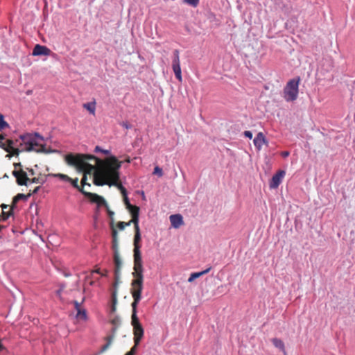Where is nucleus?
Returning <instances> with one entry per match:
<instances>
[{
  "label": "nucleus",
  "instance_id": "obj_1",
  "mask_svg": "<svg viewBox=\"0 0 355 355\" xmlns=\"http://www.w3.org/2000/svg\"><path fill=\"white\" fill-rule=\"evenodd\" d=\"M64 161L69 166L75 167L83 174H93L95 185L112 186L119 180V169L122 162L114 156L101 159L90 155L69 153L64 156Z\"/></svg>",
  "mask_w": 355,
  "mask_h": 355
},
{
  "label": "nucleus",
  "instance_id": "obj_2",
  "mask_svg": "<svg viewBox=\"0 0 355 355\" xmlns=\"http://www.w3.org/2000/svg\"><path fill=\"white\" fill-rule=\"evenodd\" d=\"M21 143L19 144L21 150L13 146V141L8 139L6 142L0 141V147L6 152L11 153L12 155H18L21 151H35L37 153H42L45 151V146L42 144L44 139L37 133H27L20 136Z\"/></svg>",
  "mask_w": 355,
  "mask_h": 355
},
{
  "label": "nucleus",
  "instance_id": "obj_3",
  "mask_svg": "<svg viewBox=\"0 0 355 355\" xmlns=\"http://www.w3.org/2000/svg\"><path fill=\"white\" fill-rule=\"evenodd\" d=\"M300 77L289 80L283 89V97L287 102H293L298 97Z\"/></svg>",
  "mask_w": 355,
  "mask_h": 355
},
{
  "label": "nucleus",
  "instance_id": "obj_4",
  "mask_svg": "<svg viewBox=\"0 0 355 355\" xmlns=\"http://www.w3.org/2000/svg\"><path fill=\"white\" fill-rule=\"evenodd\" d=\"M130 286V293L133 298V302L131 304L138 305L141 300V293L144 288V280L132 279Z\"/></svg>",
  "mask_w": 355,
  "mask_h": 355
},
{
  "label": "nucleus",
  "instance_id": "obj_5",
  "mask_svg": "<svg viewBox=\"0 0 355 355\" xmlns=\"http://www.w3.org/2000/svg\"><path fill=\"white\" fill-rule=\"evenodd\" d=\"M132 273L133 279H143L144 280V268L142 264L141 254L138 252L134 254V267Z\"/></svg>",
  "mask_w": 355,
  "mask_h": 355
},
{
  "label": "nucleus",
  "instance_id": "obj_6",
  "mask_svg": "<svg viewBox=\"0 0 355 355\" xmlns=\"http://www.w3.org/2000/svg\"><path fill=\"white\" fill-rule=\"evenodd\" d=\"M173 58L172 61V68L175 73V78L181 82L182 80V71L180 67V52L179 50L175 49L173 51Z\"/></svg>",
  "mask_w": 355,
  "mask_h": 355
},
{
  "label": "nucleus",
  "instance_id": "obj_7",
  "mask_svg": "<svg viewBox=\"0 0 355 355\" xmlns=\"http://www.w3.org/2000/svg\"><path fill=\"white\" fill-rule=\"evenodd\" d=\"M114 282L113 286L116 288L119 283L121 269L122 267V261L119 255V252L114 253Z\"/></svg>",
  "mask_w": 355,
  "mask_h": 355
},
{
  "label": "nucleus",
  "instance_id": "obj_8",
  "mask_svg": "<svg viewBox=\"0 0 355 355\" xmlns=\"http://www.w3.org/2000/svg\"><path fill=\"white\" fill-rule=\"evenodd\" d=\"M81 193L85 195L92 202L96 203L98 207L104 206L107 207V203L103 197L91 192L85 191L84 189H81Z\"/></svg>",
  "mask_w": 355,
  "mask_h": 355
},
{
  "label": "nucleus",
  "instance_id": "obj_9",
  "mask_svg": "<svg viewBox=\"0 0 355 355\" xmlns=\"http://www.w3.org/2000/svg\"><path fill=\"white\" fill-rule=\"evenodd\" d=\"M286 172L283 170H280L277 171L272 178L270 182V187L271 189H276L277 188L281 182H282V180L284 177L285 176Z\"/></svg>",
  "mask_w": 355,
  "mask_h": 355
},
{
  "label": "nucleus",
  "instance_id": "obj_10",
  "mask_svg": "<svg viewBox=\"0 0 355 355\" xmlns=\"http://www.w3.org/2000/svg\"><path fill=\"white\" fill-rule=\"evenodd\" d=\"M135 228V236H134V254H137L138 252L139 254H141L140 248V241H141V233L139 225H134Z\"/></svg>",
  "mask_w": 355,
  "mask_h": 355
},
{
  "label": "nucleus",
  "instance_id": "obj_11",
  "mask_svg": "<svg viewBox=\"0 0 355 355\" xmlns=\"http://www.w3.org/2000/svg\"><path fill=\"white\" fill-rule=\"evenodd\" d=\"M12 175L16 178L17 182L19 185H26L27 182L29 180L26 173L21 169L19 171H13Z\"/></svg>",
  "mask_w": 355,
  "mask_h": 355
},
{
  "label": "nucleus",
  "instance_id": "obj_12",
  "mask_svg": "<svg viewBox=\"0 0 355 355\" xmlns=\"http://www.w3.org/2000/svg\"><path fill=\"white\" fill-rule=\"evenodd\" d=\"M51 52V50L46 46L36 44L33 48L32 55L34 56L49 55Z\"/></svg>",
  "mask_w": 355,
  "mask_h": 355
},
{
  "label": "nucleus",
  "instance_id": "obj_13",
  "mask_svg": "<svg viewBox=\"0 0 355 355\" xmlns=\"http://www.w3.org/2000/svg\"><path fill=\"white\" fill-rule=\"evenodd\" d=\"M112 185L117 187L118 189L120 190V191L123 196V202L126 207V209L131 207L132 206V205H131L130 203L129 199L127 196V191H126L125 188L121 184L120 180L116 181V184H112Z\"/></svg>",
  "mask_w": 355,
  "mask_h": 355
},
{
  "label": "nucleus",
  "instance_id": "obj_14",
  "mask_svg": "<svg viewBox=\"0 0 355 355\" xmlns=\"http://www.w3.org/2000/svg\"><path fill=\"white\" fill-rule=\"evenodd\" d=\"M127 209H128L132 216L130 223H132L134 225H139V207L135 205H132L131 207H129Z\"/></svg>",
  "mask_w": 355,
  "mask_h": 355
},
{
  "label": "nucleus",
  "instance_id": "obj_15",
  "mask_svg": "<svg viewBox=\"0 0 355 355\" xmlns=\"http://www.w3.org/2000/svg\"><path fill=\"white\" fill-rule=\"evenodd\" d=\"M134 334V343L136 345H139L143 336H144V329L142 326L135 327L133 328Z\"/></svg>",
  "mask_w": 355,
  "mask_h": 355
},
{
  "label": "nucleus",
  "instance_id": "obj_16",
  "mask_svg": "<svg viewBox=\"0 0 355 355\" xmlns=\"http://www.w3.org/2000/svg\"><path fill=\"white\" fill-rule=\"evenodd\" d=\"M254 144L258 150H260L262 146L266 143V139L262 132H259L254 139Z\"/></svg>",
  "mask_w": 355,
  "mask_h": 355
},
{
  "label": "nucleus",
  "instance_id": "obj_17",
  "mask_svg": "<svg viewBox=\"0 0 355 355\" xmlns=\"http://www.w3.org/2000/svg\"><path fill=\"white\" fill-rule=\"evenodd\" d=\"M170 221L171 225L175 228L180 227L182 225H183V218L180 214H174L170 216Z\"/></svg>",
  "mask_w": 355,
  "mask_h": 355
},
{
  "label": "nucleus",
  "instance_id": "obj_18",
  "mask_svg": "<svg viewBox=\"0 0 355 355\" xmlns=\"http://www.w3.org/2000/svg\"><path fill=\"white\" fill-rule=\"evenodd\" d=\"M137 306L138 305L131 304V306H132L131 324L132 325L133 328L135 327H139V326L141 325L137 315Z\"/></svg>",
  "mask_w": 355,
  "mask_h": 355
},
{
  "label": "nucleus",
  "instance_id": "obj_19",
  "mask_svg": "<svg viewBox=\"0 0 355 355\" xmlns=\"http://www.w3.org/2000/svg\"><path fill=\"white\" fill-rule=\"evenodd\" d=\"M211 267H209L206 270H202L201 272L191 273L190 277L188 279V282H192L194 279H196L205 274H207L211 270Z\"/></svg>",
  "mask_w": 355,
  "mask_h": 355
},
{
  "label": "nucleus",
  "instance_id": "obj_20",
  "mask_svg": "<svg viewBox=\"0 0 355 355\" xmlns=\"http://www.w3.org/2000/svg\"><path fill=\"white\" fill-rule=\"evenodd\" d=\"M272 343L275 347L279 348L284 353L285 355H287L285 350L284 343L282 340L275 338L272 339Z\"/></svg>",
  "mask_w": 355,
  "mask_h": 355
},
{
  "label": "nucleus",
  "instance_id": "obj_21",
  "mask_svg": "<svg viewBox=\"0 0 355 355\" xmlns=\"http://www.w3.org/2000/svg\"><path fill=\"white\" fill-rule=\"evenodd\" d=\"M31 195V193H29L27 196L23 194V193H18L17 196H15L12 200V205H13L14 207L15 206V205L17 204V202L20 200H25L27 198V197L30 196Z\"/></svg>",
  "mask_w": 355,
  "mask_h": 355
},
{
  "label": "nucleus",
  "instance_id": "obj_22",
  "mask_svg": "<svg viewBox=\"0 0 355 355\" xmlns=\"http://www.w3.org/2000/svg\"><path fill=\"white\" fill-rule=\"evenodd\" d=\"M76 318L79 320H85L87 319V312L85 309H78L76 313Z\"/></svg>",
  "mask_w": 355,
  "mask_h": 355
},
{
  "label": "nucleus",
  "instance_id": "obj_23",
  "mask_svg": "<svg viewBox=\"0 0 355 355\" xmlns=\"http://www.w3.org/2000/svg\"><path fill=\"white\" fill-rule=\"evenodd\" d=\"M83 107L87 111H94L96 109V102L92 101L87 103L83 104Z\"/></svg>",
  "mask_w": 355,
  "mask_h": 355
},
{
  "label": "nucleus",
  "instance_id": "obj_24",
  "mask_svg": "<svg viewBox=\"0 0 355 355\" xmlns=\"http://www.w3.org/2000/svg\"><path fill=\"white\" fill-rule=\"evenodd\" d=\"M13 208H14V206L11 205L10 210L8 212L4 210L3 211V212H2L3 220H7L10 216H12L13 214V212H12Z\"/></svg>",
  "mask_w": 355,
  "mask_h": 355
},
{
  "label": "nucleus",
  "instance_id": "obj_25",
  "mask_svg": "<svg viewBox=\"0 0 355 355\" xmlns=\"http://www.w3.org/2000/svg\"><path fill=\"white\" fill-rule=\"evenodd\" d=\"M69 182L71 183L73 187L78 189L80 192H81V189H83V188L80 187L78 185V178H76L75 179L71 178V180H69Z\"/></svg>",
  "mask_w": 355,
  "mask_h": 355
},
{
  "label": "nucleus",
  "instance_id": "obj_26",
  "mask_svg": "<svg viewBox=\"0 0 355 355\" xmlns=\"http://www.w3.org/2000/svg\"><path fill=\"white\" fill-rule=\"evenodd\" d=\"M199 1L200 0H183V2L195 8L198 5Z\"/></svg>",
  "mask_w": 355,
  "mask_h": 355
},
{
  "label": "nucleus",
  "instance_id": "obj_27",
  "mask_svg": "<svg viewBox=\"0 0 355 355\" xmlns=\"http://www.w3.org/2000/svg\"><path fill=\"white\" fill-rule=\"evenodd\" d=\"M55 176L58 177L60 179H61L62 180H64L66 182H69V180H71V178L65 174L58 173V174H55Z\"/></svg>",
  "mask_w": 355,
  "mask_h": 355
},
{
  "label": "nucleus",
  "instance_id": "obj_28",
  "mask_svg": "<svg viewBox=\"0 0 355 355\" xmlns=\"http://www.w3.org/2000/svg\"><path fill=\"white\" fill-rule=\"evenodd\" d=\"M132 223H130V220L128 223L125 222H119L117 224V227L119 230H123L126 226L130 225Z\"/></svg>",
  "mask_w": 355,
  "mask_h": 355
},
{
  "label": "nucleus",
  "instance_id": "obj_29",
  "mask_svg": "<svg viewBox=\"0 0 355 355\" xmlns=\"http://www.w3.org/2000/svg\"><path fill=\"white\" fill-rule=\"evenodd\" d=\"M8 125V123L3 119V116L0 114V130L4 129Z\"/></svg>",
  "mask_w": 355,
  "mask_h": 355
},
{
  "label": "nucleus",
  "instance_id": "obj_30",
  "mask_svg": "<svg viewBox=\"0 0 355 355\" xmlns=\"http://www.w3.org/2000/svg\"><path fill=\"white\" fill-rule=\"evenodd\" d=\"M105 208L107 210V215H108L109 218H110L112 223H113L114 212L113 211L110 210L108 205H107V207H105Z\"/></svg>",
  "mask_w": 355,
  "mask_h": 355
},
{
  "label": "nucleus",
  "instance_id": "obj_31",
  "mask_svg": "<svg viewBox=\"0 0 355 355\" xmlns=\"http://www.w3.org/2000/svg\"><path fill=\"white\" fill-rule=\"evenodd\" d=\"M112 247L114 250V253L119 252L117 239H112Z\"/></svg>",
  "mask_w": 355,
  "mask_h": 355
},
{
  "label": "nucleus",
  "instance_id": "obj_32",
  "mask_svg": "<svg viewBox=\"0 0 355 355\" xmlns=\"http://www.w3.org/2000/svg\"><path fill=\"white\" fill-rule=\"evenodd\" d=\"M95 152H101L103 153V154L105 155H110V151L109 150H103L102 149L101 147L99 146H96L95 148Z\"/></svg>",
  "mask_w": 355,
  "mask_h": 355
},
{
  "label": "nucleus",
  "instance_id": "obj_33",
  "mask_svg": "<svg viewBox=\"0 0 355 355\" xmlns=\"http://www.w3.org/2000/svg\"><path fill=\"white\" fill-rule=\"evenodd\" d=\"M85 299L83 298L82 302H78V301L75 300L73 301V304H74V308L76 310V311H78V309H80L82 307H81V305L83 303Z\"/></svg>",
  "mask_w": 355,
  "mask_h": 355
},
{
  "label": "nucleus",
  "instance_id": "obj_34",
  "mask_svg": "<svg viewBox=\"0 0 355 355\" xmlns=\"http://www.w3.org/2000/svg\"><path fill=\"white\" fill-rule=\"evenodd\" d=\"M153 173L158 175L159 177H162L163 175L162 169L159 166L155 167Z\"/></svg>",
  "mask_w": 355,
  "mask_h": 355
},
{
  "label": "nucleus",
  "instance_id": "obj_35",
  "mask_svg": "<svg viewBox=\"0 0 355 355\" xmlns=\"http://www.w3.org/2000/svg\"><path fill=\"white\" fill-rule=\"evenodd\" d=\"M120 125H122L125 129H130L132 128V125L128 121L120 122Z\"/></svg>",
  "mask_w": 355,
  "mask_h": 355
},
{
  "label": "nucleus",
  "instance_id": "obj_36",
  "mask_svg": "<svg viewBox=\"0 0 355 355\" xmlns=\"http://www.w3.org/2000/svg\"><path fill=\"white\" fill-rule=\"evenodd\" d=\"M81 184H82V187H81L82 188L84 185H86V184H87L88 186H90V184H88L87 182V175H85V174H83V177L81 180Z\"/></svg>",
  "mask_w": 355,
  "mask_h": 355
},
{
  "label": "nucleus",
  "instance_id": "obj_37",
  "mask_svg": "<svg viewBox=\"0 0 355 355\" xmlns=\"http://www.w3.org/2000/svg\"><path fill=\"white\" fill-rule=\"evenodd\" d=\"M114 339V335L108 336L106 337L105 340L107 341L106 343H109L110 345H112V340Z\"/></svg>",
  "mask_w": 355,
  "mask_h": 355
},
{
  "label": "nucleus",
  "instance_id": "obj_38",
  "mask_svg": "<svg viewBox=\"0 0 355 355\" xmlns=\"http://www.w3.org/2000/svg\"><path fill=\"white\" fill-rule=\"evenodd\" d=\"M244 135L249 138V139H252V133L250 132V131H248V130H246L244 132Z\"/></svg>",
  "mask_w": 355,
  "mask_h": 355
},
{
  "label": "nucleus",
  "instance_id": "obj_39",
  "mask_svg": "<svg viewBox=\"0 0 355 355\" xmlns=\"http://www.w3.org/2000/svg\"><path fill=\"white\" fill-rule=\"evenodd\" d=\"M137 346L138 345H136V344L135 343V345L130 349L129 352H132V354L135 355V354L137 352Z\"/></svg>",
  "mask_w": 355,
  "mask_h": 355
},
{
  "label": "nucleus",
  "instance_id": "obj_40",
  "mask_svg": "<svg viewBox=\"0 0 355 355\" xmlns=\"http://www.w3.org/2000/svg\"><path fill=\"white\" fill-rule=\"evenodd\" d=\"M112 239H117V232L115 229H112Z\"/></svg>",
  "mask_w": 355,
  "mask_h": 355
},
{
  "label": "nucleus",
  "instance_id": "obj_41",
  "mask_svg": "<svg viewBox=\"0 0 355 355\" xmlns=\"http://www.w3.org/2000/svg\"><path fill=\"white\" fill-rule=\"evenodd\" d=\"M289 155H290V153L288 151H283L281 153V155L284 158L288 157Z\"/></svg>",
  "mask_w": 355,
  "mask_h": 355
},
{
  "label": "nucleus",
  "instance_id": "obj_42",
  "mask_svg": "<svg viewBox=\"0 0 355 355\" xmlns=\"http://www.w3.org/2000/svg\"><path fill=\"white\" fill-rule=\"evenodd\" d=\"M110 347V344L109 343H106L105 345H104L101 349V352H105L106 351L109 347Z\"/></svg>",
  "mask_w": 355,
  "mask_h": 355
},
{
  "label": "nucleus",
  "instance_id": "obj_43",
  "mask_svg": "<svg viewBox=\"0 0 355 355\" xmlns=\"http://www.w3.org/2000/svg\"><path fill=\"white\" fill-rule=\"evenodd\" d=\"M116 291H114V292H113V293H112V297H113L114 303H115V302H116Z\"/></svg>",
  "mask_w": 355,
  "mask_h": 355
},
{
  "label": "nucleus",
  "instance_id": "obj_44",
  "mask_svg": "<svg viewBox=\"0 0 355 355\" xmlns=\"http://www.w3.org/2000/svg\"><path fill=\"white\" fill-rule=\"evenodd\" d=\"M107 273H108V270H105L103 272H101V275L102 276L105 277V276H107Z\"/></svg>",
  "mask_w": 355,
  "mask_h": 355
},
{
  "label": "nucleus",
  "instance_id": "obj_45",
  "mask_svg": "<svg viewBox=\"0 0 355 355\" xmlns=\"http://www.w3.org/2000/svg\"><path fill=\"white\" fill-rule=\"evenodd\" d=\"M39 180L38 178H34L31 180V182L33 183H38Z\"/></svg>",
  "mask_w": 355,
  "mask_h": 355
},
{
  "label": "nucleus",
  "instance_id": "obj_46",
  "mask_svg": "<svg viewBox=\"0 0 355 355\" xmlns=\"http://www.w3.org/2000/svg\"><path fill=\"white\" fill-rule=\"evenodd\" d=\"M1 207H2L3 211L5 209H7V208L8 207V206L7 205H4V204H3V205H1Z\"/></svg>",
  "mask_w": 355,
  "mask_h": 355
},
{
  "label": "nucleus",
  "instance_id": "obj_47",
  "mask_svg": "<svg viewBox=\"0 0 355 355\" xmlns=\"http://www.w3.org/2000/svg\"><path fill=\"white\" fill-rule=\"evenodd\" d=\"M39 189H40V187H36V188L33 190V193H37V192L38 191Z\"/></svg>",
  "mask_w": 355,
  "mask_h": 355
},
{
  "label": "nucleus",
  "instance_id": "obj_48",
  "mask_svg": "<svg viewBox=\"0 0 355 355\" xmlns=\"http://www.w3.org/2000/svg\"><path fill=\"white\" fill-rule=\"evenodd\" d=\"M93 272H96V273H98V274H101V270H100V269H99V268L96 269V270H94Z\"/></svg>",
  "mask_w": 355,
  "mask_h": 355
},
{
  "label": "nucleus",
  "instance_id": "obj_49",
  "mask_svg": "<svg viewBox=\"0 0 355 355\" xmlns=\"http://www.w3.org/2000/svg\"><path fill=\"white\" fill-rule=\"evenodd\" d=\"M17 166H21V164H15V167L17 168Z\"/></svg>",
  "mask_w": 355,
  "mask_h": 355
},
{
  "label": "nucleus",
  "instance_id": "obj_50",
  "mask_svg": "<svg viewBox=\"0 0 355 355\" xmlns=\"http://www.w3.org/2000/svg\"><path fill=\"white\" fill-rule=\"evenodd\" d=\"M0 139H4V137L3 135H0Z\"/></svg>",
  "mask_w": 355,
  "mask_h": 355
},
{
  "label": "nucleus",
  "instance_id": "obj_51",
  "mask_svg": "<svg viewBox=\"0 0 355 355\" xmlns=\"http://www.w3.org/2000/svg\"><path fill=\"white\" fill-rule=\"evenodd\" d=\"M30 172H31V174H33V173H33V169L30 170Z\"/></svg>",
  "mask_w": 355,
  "mask_h": 355
}]
</instances>
